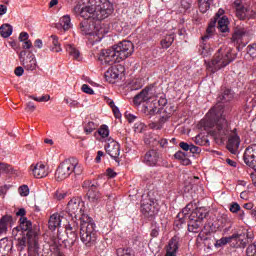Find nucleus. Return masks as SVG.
Wrapping results in <instances>:
<instances>
[{
    "label": "nucleus",
    "instance_id": "nucleus-1",
    "mask_svg": "<svg viewBox=\"0 0 256 256\" xmlns=\"http://www.w3.org/2000/svg\"><path fill=\"white\" fill-rule=\"evenodd\" d=\"M67 213L73 221L66 228L72 234V245L77 241V221H80V240L85 247H95L99 241V232L95 221L86 214L85 202L79 197L70 199L67 204Z\"/></svg>",
    "mask_w": 256,
    "mask_h": 256
},
{
    "label": "nucleus",
    "instance_id": "nucleus-2",
    "mask_svg": "<svg viewBox=\"0 0 256 256\" xmlns=\"http://www.w3.org/2000/svg\"><path fill=\"white\" fill-rule=\"evenodd\" d=\"M113 4L109 0H88V4L80 11V17L84 19L80 23L82 35H88V41L91 45L100 43L103 40V32L93 21H103L113 13ZM91 19L93 21H91Z\"/></svg>",
    "mask_w": 256,
    "mask_h": 256
},
{
    "label": "nucleus",
    "instance_id": "nucleus-3",
    "mask_svg": "<svg viewBox=\"0 0 256 256\" xmlns=\"http://www.w3.org/2000/svg\"><path fill=\"white\" fill-rule=\"evenodd\" d=\"M206 127L212 128V133L216 139L221 141L228 138L226 148L232 155H237L239 146L241 145V137L237 133V129L231 130L227 118L218 119L216 122H206Z\"/></svg>",
    "mask_w": 256,
    "mask_h": 256
},
{
    "label": "nucleus",
    "instance_id": "nucleus-4",
    "mask_svg": "<svg viewBox=\"0 0 256 256\" xmlns=\"http://www.w3.org/2000/svg\"><path fill=\"white\" fill-rule=\"evenodd\" d=\"M178 219H189L188 231L190 233H201L203 227V219L207 217V209L198 208L195 204H188L178 213Z\"/></svg>",
    "mask_w": 256,
    "mask_h": 256
},
{
    "label": "nucleus",
    "instance_id": "nucleus-5",
    "mask_svg": "<svg viewBox=\"0 0 256 256\" xmlns=\"http://www.w3.org/2000/svg\"><path fill=\"white\" fill-rule=\"evenodd\" d=\"M32 227L33 223H31V220L27 219V217H21L19 226L12 230V234L14 237H17L18 235H23L24 231H28L26 234L28 239V253H37L40 247L39 233L31 230Z\"/></svg>",
    "mask_w": 256,
    "mask_h": 256
},
{
    "label": "nucleus",
    "instance_id": "nucleus-6",
    "mask_svg": "<svg viewBox=\"0 0 256 256\" xmlns=\"http://www.w3.org/2000/svg\"><path fill=\"white\" fill-rule=\"evenodd\" d=\"M235 94L230 89H226L217 99L216 105L206 114L204 121L206 123H213L219 121V119H226L225 112V103L233 101Z\"/></svg>",
    "mask_w": 256,
    "mask_h": 256
},
{
    "label": "nucleus",
    "instance_id": "nucleus-7",
    "mask_svg": "<svg viewBox=\"0 0 256 256\" xmlns=\"http://www.w3.org/2000/svg\"><path fill=\"white\" fill-rule=\"evenodd\" d=\"M235 58L231 54V48L223 46L218 49L211 61H206L207 69L210 73H217L220 69H225L229 63H233Z\"/></svg>",
    "mask_w": 256,
    "mask_h": 256
},
{
    "label": "nucleus",
    "instance_id": "nucleus-8",
    "mask_svg": "<svg viewBox=\"0 0 256 256\" xmlns=\"http://www.w3.org/2000/svg\"><path fill=\"white\" fill-rule=\"evenodd\" d=\"M141 103H151V105L144 106V113L148 117H153V115L157 113V103L161 102L157 101V96L155 95V92H153L152 89L145 88L134 97V105L139 107Z\"/></svg>",
    "mask_w": 256,
    "mask_h": 256
},
{
    "label": "nucleus",
    "instance_id": "nucleus-9",
    "mask_svg": "<svg viewBox=\"0 0 256 256\" xmlns=\"http://www.w3.org/2000/svg\"><path fill=\"white\" fill-rule=\"evenodd\" d=\"M81 175L83 168L79 165V160L76 158H69L64 160L57 168L55 177L58 181H63L71 175Z\"/></svg>",
    "mask_w": 256,
    "mask_h": 256
},
{
    "label": "nucleus",
    "instance_id": "nucleus-10",
    "mask_svg": "<svg viewBox=\"0 0 256 256\" xmlns=\"http://www.w3.org/2000/svg\"><path fill=\"white\" fill-rule=\"evenodd\" d=\"M114 49V52L116 53V57L118 58V61L121 63V61H125L128 57H131L133 55L134 46L133 42L124 40L112 47Z\"/></svg>",
    "mask_w": 256,
    "mask_h": 256
},
{
    "label": "nucleus",
    "instance_id": "nucleus-11",
    "mask_svg": "<svg viewBox=\"0 0 256 256\" xmlns=\"http://www.w3.org/2000/svg\"><path fill=\"white\" fill-rule=\"evenodd\" d=\"M234 7L236 11V17H238V19H240L241 21H245V19H255V10L251 9V7L249 6L243 5V1H234Z\"/></svg>",
    "mask_w": 256,
    "mask_h": 256
},
{
    "label": "nucleus",
    "instance_id": "nucleus-12",
    "mask_svg": "<svg viewBox=\"0 0 256 256\" xmlns=\"http://www.w3.org/2000/svg\"><path fill=\"white\" fill-rule=\"evenodd\" d=\"M98 61H100L101 65H115V63H120L113 47L102 50L99 54Z\"/></svg>",
    "mask_w": 256,
    "mask_h": 256
},
{
    "label": "nucleus",
    "instance_id": "nucleus-13",
    "mask_svg": "<svg viewBox=\"0 0 256 256\" xmlns=\"http://www.w3.org/2000/svg\"><path fill=\"white\" fill-rule=\"evenodd\" d=\"M83 188L87 189V197L90 203H97L101 199V193L99 192V188L97 183H93L91 181H85L83 183Z\"/></svg>",
    "mask_w": 256,
    "mask_h": 256
},
{
    "label": "nucleus",
    "instance_id": "nucleus-14",
    "mask_svg": "<svg viewBox=\"0 0 256 256\" xmlns=\"http://www.w3.org/2000/svg\"><path fill=\"white\" fill-rule=\"evenodd\" d=\"M19 59L26 71H35V69H37V59L35 55L27 56V51H21Z\"/></svg>",
    "mask_w": 256,
    "mask_h": 256
},
{
    "label": "nucleus",
    "instance_id": "nucleus-15",
    "mask_svg": "<svg viewBox=\"0 0 256 256\" xmlns=\"http://www.w3.org/2000/svg\"><path fill=\"white\" fill-rule=\"evenodd\" d=\"M249 37V28L243 26H237L232 35V42L235 45H243L246 39Z\"/></svg>",
    "mask_w": 256,
    "mask_h": 256
},
{
    "label": "nucleus",
    "instance_id": "nucleus-16",
    "mask_svg": "<svg viewBox=\"0 0 256 256\" xmlns=\"http://www.w3.org/2000/svg\"><path fill=\"white\" fill-rule=\"evenodd\" d=\"M244 162L248 167L256 171V144H252L245 149Z\"/></svg>",
    "mask_w": 256,
    "mask_h": 256
},
{
    "label": "nucleus",
    "instance_id": "nucleus-17",
    "mask_svg": "<svg viewBox=\"0 0 256 256\" xmlns=\"http://www.w3.org/2000/svg\"><path fill=\"white\" fill-rule=\"evenodd\" d=\"M30 171L36 179H43V177L49 175V166L43 164V162H39L37 164H32L30 166Z\"/></svg>",
    "mask_w": 256,
    "mask_h": 256
},
{
    "label": "nucleus",
    "instance_id": "nucleus-18",
    "mask_svg": "<svg viewBox=\"0 0 256 256\" xmlns=\"http://www.w3.org/2000/svg\"><path fill=\"white\" fill-rule=\"evenodd\" d=\"M105 149L108 155H110L112 159H115V161H117L119 155H121V146L113 139H108Z\"/></svg>",
    "mask_w": 256,
    "mask_h": 256
},
{
    "label": "nucleus",
    "instance_id": "nucleus-19",
    "mask_svg": "<svg viewBox=\"0 0 256 256\" xmlns=\"http://www.w3.org/2000/svg\"><path fill=\"white\" fill-rule=\"evenodd\" d=\"M144 163L148 167H155L159 163V152L155 149L149 150L144 155Z\"/></svg>",
    "mask_w": 256,
    "mask_h": 256
},
{
    "label": "nucleus",
    "instance_id": "nucleus-20",
    "mask_svg": "<svg viewBox=\"0 0 256 256\" xmlns=\"http://www.w3.org/2000/svg\"><path fill=\"white\" fill-rule=\"evenodd\" d=\"M123 73H125V68L121 65H117L115 67L109 68L105 73V77L106 79H119Z\"/></svg>",
    "mask_w": 256,
    "mask_h": 256
},
{
    "label": "nucleus",
    "instance_id": "nucleus-21",
    "mask_svg": "<svg viewBox=\"0 0 256 256\" xmlns=\"http://www.w3.org/2000/svg\"><path fill=\"white\" fill-rule=\"evenodd\" d=\"M63 219H65L61 214L54 213L50 216L48 221V227L50 231H55L58 227H61V223H63Z\"/></svg>",
    "mask_w": 256,
    "mask_h": 256
},
{
    "label": "nucleus",
    "instance_id": "nucleus-22",
    "mask_svg": "<svg viewBox=\"0 0 256 256\" xmlns=\"http://www.w3.org/2000/svg\"><path fill=\"white\" fill-rule=\"evenodd\" d=\"M241 237H243V235L241 234H233L232 236L229 237H222L216 240V242L214 243V247H216V249L225 247V245H227V243H231L233 239H235V241H241Z\"/></svg>",
    "mask_w": 256,
    "mask_h": 256
},
{
    "label": "nucleus",
    "instance_id": "nucleus-23",
    "mask_svg": "<svg viewBox=\"0 0 256 256\" xmlns=\"http://www.w3.org/2000/svg\"><path fill=\"white\" fill-rule=\"evenodd\" d=\"M15 239L17 241L16 247L18 251L21 253L22 251H25V247L29 245V238H27V235L25 234L15 236Z\"/></svg>",
    "mask_w": 256,
    "mask_h": 256
},
{
    "label": "nucleus",
    "instance_id": "nucleus-24",
    "mask_svg": "<svg viewBox=\"0 0 256 256\" xmlns=\"http://www.w3.org/2000/svg\"><path fill=\"white\" fill-rule=\"evenodd\" d=\"M147 198L142 199L141 201V211L142 213H151V209L153 205H155V201L153 199L149 198V196H146Z\"/></svg>",
    "mask_w": 256,
    "mask_h": 256
},
{
    "label": "nucleus",
    "instance_id": "nucleus-25",
    "mask_svg": "<svg viewBox=\"0 0 256 256\" xmlns=\"http://www.w3.org/2000/svg\"><path fill=\"white\" fill-rule=\"evenodd\" d=\"M218 29L221 33H229V18L227 16L218 19Z\"/></svg>",
    "mask_w": 256,
    "mask_h": 256
},
{
    "label": "nucleus",
    "instance_id": "nucleus-26",
    "mask_svg": "<svg viewBox=\"0 0 256 256\" xmlns=\"http://www.w3.org/2000/svg\"><path fill=\"white\" fill-rule=\"evenodd\" d=\"M11 219L12 217L9 215H5L0 219V235H5V233H7Z\"/></svg>",
    "mask_w": 256,
    "mask_h": 256
},
{
    "label": "nucleus",
    "instance_id": "nucleus-27",
    "mask_svg": "<svg viewBox=\"0 0 256 256\" xmlns=\"http://www.w3.org/2000/svg\"><path fill=\"white\" fill-rule=\"evenodd\" d=\"M66 51L70 57H72L76 61H81V52H79V50L75 48V46L68 44L66 46Z\"/></svg>",
    "mask_w": 256,
    "mask_h": 256
},
{
    "label": "nucleus",
    "instance_id": "nucleus-28",
    "mask_svg": "<svg viewBox=\"0 0 256 256\" xmlns=\"http://www.w3.org/2000/svg\"><path fill=\"white\" fill-rule=\"evenodd\" d=\"M60 27L64 29V31H69L73 27V24H71V16L64 15L60 18Z\"/></svg>",
    "mask_w": 256,
    "mask_h": 256
},
{
    "label": "nucleus",
    "instance_id": "nucleus-29",
    "mask_svg": "<svg viewBox=\"0 0 256 256\" xmlns=\"http://www.w3.org/2000/svg\"><path fill=\"white\" fill-rule=\"evenodd\" d=\"M217 23V20H214L209 23L208 28L206 29V35L202 37L203 43L207 41V39H211L213 37V33H215V25Z\"/></svg>",
    "mask_w": 256,
    "mask_h": 256
},
{
    "label": "nucleus",
    "instance_id": "nucleus-30",
    "mask_svg": "<svg viewBox=\"0 0 256 256\" xmlns=\"http://www.w3.org/2000/svg\"><path fill=\"white\" fill-rule=\"evenodd\" d=\"M13 34V26L11 24H4L0 27V35L7 39V37H11Z\"/></svg>",
    "mask_w": 256,
    "mask_h": 256
},
{
    "label": "nucleus",
    "instance_id": "nucleus-31",
    "mask_svg": "<svg viewBox=\"0 0 256 256\" xmlns=\"http://www.w3.org/2000/svg\"><path fill=\"white\" fill-rule=\"evenodd\" d=\"M50 39H52V45H53L50 48L51 51H53L54 53H61L63 49L61 48V43H59V37H57L56 35H52Z\"/></svg>",
    "mask_w": 256,
    "mask_h": 256
},
{
    "label": "nucleus",
    "instance_id": "nucleus-32",
    "mask_svg": "<svg viewBox=\"0 0 256 256\" xmlns=\"http://www.w3.org/2000/svg\"><path fill=\"white\" fill-rule=\"evenodd\" d=\"M173 41H175V36L168 35L164 39L161 40L160 45L162 49H169L171 45H173Z\"/></svg>",
    "mask_w": 256,
    "mask_h": 256
},
{
    "label": "nucleus",
    "instance_id": "nucleus-33",
    "mask_svg": "<svg viewBox=\"0 0 256 256\" xmlns=\"http://www.w3.org/2000/svg\"><path fill=\"white\" fill-rule=\"evenodd\" d=\"M211 3H213V0H198L199 10L201 13H207L211 7Z\"/></svg>",
    "mask_w": 256,
    "mask_h": 256
},
{
    "label": "nucleus",
    "instance_id": "nucleus-34",
    "mask_svg": "<svg viewBox=\"0 0 256 256\" xmlns=\"http://www.w3.org/2000/svg\"><path fill=\"white\" fill-rule=\"evenodd\" d=\"M116 253L118 256H135V252L131 248H118Z\"/></svg>",
    "mask_w": 256,
    "mask_h": 256
},
{
    "label": "nucleus",
    "instance_id": "nucleus-35",
    "mask_svg": "<svg viewBox=\"0 0 256 256\" xmlns=\"http://www.w3.org/2000/svg\"><path fill=\"white\" fill-rule=\"evenodd\" d=\"M201 54L203 55V57H209V55H211V53H213V48H211V46L205 44V42H203L202 40V45H201Z\"/></svg>",
    "mask_w": 256,
    "mask_h": 256
},
{
    "label": "nucleus",
    "instance_id": "nucleus-36",
    "mask_svg": "<svg viewBox=\"0 0 256 256\" xmlns=\"http://www.w3.org/2000/svg\"><path fill=\"white\" fill-rule=\"evenodd\" d=\"M98 134L100 135V137L102 139H105L107 137H109V126L107 125H102L99 129H98Z\"/></svg>",
    "mask_w": 256,
    "mask_h": 256
},
{
    "label": "nucleus",
    "instance_id": "nucleus-37",
    "mask_svg": "<svg viewBox=\"0 0 256 256\" xmlns=\"http://www.w3.org/2000/svg\"><path fill=\"white\" fill-rule=\"evenodd\" d=\"M229 211L230 213L237 214L241 211V205H239L237 202H231L229 204Z\"/></svg>",
    "mask_w": 256,
    "mask_h": 256
},
{
    "label": "nucleus",
    "instance_id": "nucleus-38",
    "mask_svg": "<svg viewBox=\"0 0 256 256\" xmlns=\"http://www.w3.org/2000/svg\"><path fill=\"white\" fill-rule=\"evenodd\" d=\"M246 256H256V242L247 247Z\"/></svg>",
    "mask_w": 256,
    "mask_h": 256
},
{
    "label": "nucleus",
    "instance_id": "nucleus-39",
    "mask_svg": "<svg viewBox=\"0 0 256 256\" xmlns=\"http://www.w3.org/2000/svg\"><path fill=\"white\" fill-rule=\"evenodd\" d=\"M54 197L57 199V201H63V199L67 197V192L64 190H57L54 194Z\"/></svg>",
    "mask_w": 256,
    "mask_h": 256
},
{
    "label": "nucleus",
    "instance_id": "nucleus-40",
    "mask_svg": "<svg viewBox=\"0 0 256 256\" xmlns=\"http://www.w3.org/2000/svg\"><path fill=\"white\" fill-rule=\"evenodd\" d=\"M248 55H250L252 59H256V43L248 46Z\"/></svg>",
    "mask_w": 256,
    "mask_h": 256
},
{
    "label": "nucleus",
    "instance_id": "nucleus-41",
    "mask_svg": "<svg viewBox=\"0 0 256 256\" xmlns=\"http://www.w3.org/2000/svg\"><path fill=\"white\" fill-rule=\"evenodd\" d=\"M19 194L21 197H27L29 195V186L23 185L19 187Z\"/></svg>",
    "mask_w": 256,
    "mask_h": 256
},
{
    "label": "nucleus",
    "instance_id": "nucleus-42",
    "mask_svg": "<svg viewBox=\"0 0 256 256\" xmlns=\"http://www.w3.org/2000/svg\"><path fill=\"white\" fill-rule=\"evenodd\" d=\"M64 101L69 107H79V102L77 100H73L71 98H64Z\"/></svg>",
    "mask_w": 256,
    "mask_h": 256
},
{
    "label": "nucleus",
    "instance_id": "nucleus-43",
    "mask_svg": "<svg viewBox=\"0 0 256 256\" xmlns=\"http://www.w3.org/2000/svg\"><path fill=\"white\" fill-rule=\"evenodd\" d=\"M96 128L97 125H95L93 122H88V124L85 127V133L89 135L92 131H95Z\"/></svg>",
    "mask_w": 256,
    "mask_h": 256
},
{
    "label": "nucleus",
    "instance_id": "nucleus-44",
    "mask_svg": "<svg viewBox=\"0 0 256 256\" xmlns=\"http://www.w3.org/2000/svg\"><path fill=\"white\" fill-rule=\"evenodd\" d=\"M82 91H83V93H87V95H93L95 93V91H93V88H91L87 84L82 85Z\"/></svg>",
    "mask_w": 256,
    "mask_h": 256
},
{
    "label": "nucleus",
    "instance_id": "nucleus-45",
    "mask_svg": "<svg viewBox=\"0 0 256 256\" xmlns=\"http://www.w3.org/2000/svg\"><path fill=\"white\" fill-rule=\"evenodd\" d=\"M11 171V166L5 164V163H0V174L1 173H9Z\"/></svg>",
    "mask_w": 256,
    "mask_h": 256
},
{
    "label": "nucleus",
    "instance_id": "nucleus-46",
    "mask_svg": "<svg viewBox=\"0 0 256 256\" xmlns=\"http://www.w3.org/2000/svg\"><path fill=\"white\" fill-rule=\"evenodd\" d=\"M181 7L185 9V11H187L188 9H191V0H182Z\"/></svg>",
    "mask_w": 256,
    "mask_h": 256
},
{
    "label": "nucleus",
    "instance_id": "nucleus-47",
    "mask_svg": "<svg viewBox=\"0 0 256 256\" xmlns=\"http://www.w3.org/2000/svg\"><path fill=\"white\" fill-rule=\"evenodd\" d=\"M9 189H11V185H4L0 187V195H3V197H5V195H7V192L9 191Z\"/></svg>",
    "mask_w": 256,
    "mask_h": 256
},
{
    "label": "nucleus",
    "instance_id": "nucleus-48",
    "mask_svg": "<svg viewBox=\"0 0 256 256\" xmlns=\"http://www.w3.org/2000/svg\"><path fill=\"white\" fill-rule=\"evenodd\" d=\"M29 40V33L27 32H22L19 35V41H21V43H23V41H28Z\"/></svg>",
    "mask_w": 256,
    "mask_h": 256
},
{
    "label": "nucleus",
    "instance_id": "nucleus-49",
    "mask_svg": "<svg viewBox=\"0 0 256 256\" xmlns=\"http://www.w3.org/2000/svg\"><path fill=\"white\" fill-rule=\"evenodd\" d=\"M151 129L161 130L163 129V125L160 122H153L150 124Z\"/></svg>",
    "mask_w": 256,
    "mask_h": 256
},
{
    "label": "nucleus",
    "instance_id": "nucleus-50",
    "mask_svg": "<svg viewBox=\"0 0 256 256\" xmlns=\"http://www.w3.org/2000/svg\"><path fill=\"white\" fill-rule=\"evenodd\" d=\"M175 159H179L180 161L185 159V153L182 151H178L174 154Z\"/></svg>",
    "mask_w": 256,
    "mask_h": 256
},
{
    "label": "nucleus",
    "instance_id": "nucleus-51",
    "mask_svg": "<svg viewBox=\"0 0 256 256\" xmlns=\"http://www.w3.org/2000/svg\"><path fill=\"white\" fill-rule=\"evenodd\" d=\"M22 43L23 49H31L33 47V43H31V40H25Z\"/></svg>",
    "mask_w": 256,
    "mask_h": 256
},
{
    "label": "nucleus",
    "instance_id": "nucleus-52",
    "mask_svg": "<svg viewBox=\"0 0 256 256\" xmlns=\"http://www.w3.org/2000/svg\"><path fill=\"white\" fill-rule=\"evenodd\" d=\"M23 73H25V70L23 69V67L19 66L15 69V75L17 77H22Z\"/></svg>",
    "mask_w": 256,
    "mask_h": 256
},
{
    "label": "nucleus",
    "instance_id": "nucleus-53",
    "mask_svg": "<svg viewBox=\"0 0 256 256\" xmlns=\"http://www.w3.org/2000/svg\"><path fill=\"white\" fill-rule=\"evenodd\" d=\"M106 175H108L110 179H113V177H117V173L111 168H108L106 170Z\"/></svg>",
    "mask_w": 256,
    "mask_h": 256
},
{
    "label": "nucleus",
    "instance_id": "nucleus-54",
    "mask_svg": "<svg viewBox=\"0 0 256 256\" xmlns=\"http://www.w3.org/2000/svg\"><path fill=\"white\" fill-rule=\"evenodd\" d=\"M159 236V226H153L151 231V237H158Z\"/></svg>",
    "mask_w": 256,
    "mask_h": 256
},
{
    "label": "nucleus",
    "instance_id": "nucleus-55",
    "mask_svg": "<svg viewBox=\"0 0 256 256\" xmlns=\"http://www.w3.org/2000/svg\"><path fill=\"white\" fill-rule=\"evenodd\" d=\"M112 111H113L116 119H121V112L119 111V108L117 106H114L112 108Z\"/></svg>",
    "mask_w": 256,
    "mask_h": 256
},
{
    "label": "nucleus",
    "instance_id": "nucleus-56",
    "mask_svg": "<svg viewBox=\"0 0 256 256\" xmlns=\"http://www.w3.org/2000/svg\"><path fill=\"white\" fill-rule=\"evenodd\" d=\"M201 149L193 144H190L189 152L190 153H199Z\"/></svg>",
    "mask_w": 256,
    "mask_h": 256
},
{
    "label": "nucleus",
    "instance_id": "nucleus-57",
    "mask_svg": "<svg viewBox=\"0 0 256 256\" xmlns=\"http://www.w3.org/2000/svg\"><path fill=\"white\" fill-rule=\"evenodd\" d=\"M180 147L183 149V151H189L191 145H189L187 142H180Z\"/></svg>",
    "mask_w": 256,
    "mask_h": 256
},
{
    "label": "nucleus",
    "instance_id": "nucleus-58",
    "mask_svg": "<svg viewBox=\"0 0 256 256\" xmlns=\"http://www.w3.org/2000/svg\"><path fill=\"white\" fill-rule=\"evenodd\" d=\"M169 115L166 114L165 116H162L160 119H159V123H162V125H165V123H167V121H169Z\"/></svg>",
    "mask_w": 256,
    "mask_h": 256
},
{
    "label": "nucleus",
    "instance_id": "nucleus-59",
    "mask_svg": "<svg viewBox=\"0 0 256 256\" xmlns=\"http://www.w3.org/2000/svg\"><path fill=\"white\" fill-rule=\"evenodd\" d=\"M49 99H51V96H49V95L41 96L39 99V103H47V101H49Z\"/></svg>",
    "mask_w": 256,
    "mask_h": 256
},
{
    "label": "nucleus",
    "instance_id": "nucleus-60",
    "mask_svg": "<svg viewBox=\"0 0 256 256\" xmlns=\"http://www.w3.org/2000/svg\"><path fill=\"white\" fill-rule=\"evenodd\" d=\"M25 213H26L25 208H20L19 211L16 212V215L18 217H25Z\"/></svg>",
    "mask_w": 256,
    "mask_h": 256
},
{
    "label": "nucleus",
    "instance_id": "nucleus-61",
    "mask_svg": "<svg viewBox=\"0 0 256 256\" xmlns=\"http://www.w3.org/2000/svg\"><path fill=\"white\" fill-rule=\"evenodd\" d=\"M103 155H104L103 151H98L95 159L96 163H101V157H103Z\"/></svg>",
    "mask_w": 256,
    "mask_h": 256
},
{
    "label": "nucleus",
    "instance_id": "nucleus-62",
    "mask_svg": "<svg viewBox=\"0 0 256 256\" xmlns=\"http://www.w3.org/2000/svg\"><path fill=\"white\" fill-rule=\"evenodd\" d=\"M27 109H28V111H35V103L28 102L27 103Z\"/></svg>",
    "mask_w": 256,
    "mask_h": 256
},
{
    "label": "nucleus",
    "instance_id": "nucleus-63",
    "mask_svg": "<svg viewBox=\"0 0 256 256\" xmlns=\"http://www.w3.org/2000/svg\"><path fill=\"white\" fill-rule=\"evenodd\" d=\"M158 143H159L160 147H165L166 145H168L169 142L167 141V139L163 138V139L159 140Z\"/></svg>",
    "mask_w": 256,
    "mask_h": 256
},
{
    "label": "nucleus",
    "instance_id": "nucleus-64",
    "mask_svg": "<svg viewBox=\"0 0 256 256\" xmlns=\"http://www.w3.org/2000/svg\"><path fill=\"white\" fill-rule=\"evenodd\" d=\"M250 178L252 179V183H253L254 187H256V174L255 173H251L250 174Z\"/></svg>",
    "mask_w": 256,
    "mask_h": 256
}]
</instances>
